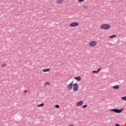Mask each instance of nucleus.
I'll return each instance as SVG.
<instances>
[{"mask_svg": "<svg viewBox=\"0 0 126 126\" xmlns=\"http://www.w3.org/2000/svg\"><path fill=\"white\" fill-rule=\"evenodd\" d=\"M111 25L108 24H102L100 26V29L102 30H109L111 29Z\"/></svg>", "mask_w": 126, "mask_h": 126, "instance_id": "f257e3e1", "label": "nucleus"}, {"mask_svg": "<svg viewBox=\"0 0 126 126\" xmlns=\"http://www.w3.org/2000/svg\"><path fill=\"white\" fill-rule=\"evenodd\" d=\"M97 42L95 40L91 41L89 44V46L91 48L95 47L96 46H97Z\"/></svg>", "mask_w": 126, "mask_h": 126, "instance_id": "f03ea898", "label": "nucleus"}, {"mask_svg": "<svg viewBox=\"0 0 126 126\" xmlns=\"http://www.w3.org/2000/svg\"><path fill=\"white\" fill-rule=\"evenodd\" d=\"M79 26V23L77 22H72L70 24L69 27L70 28L78 27Z\"/></svg>", "mask_w": 126, "mask_h": 126, "instance_id": "7ed1b4c3", "label": "nucleus"}, {"mask_svg": "<svg viewBox=\"0 0 126 126\" xmlns=\"http://www.w3.org/2000/svg\"><path fill=\"white\" fill-rule=\"evenodd\" d=\"M73 91L75 92H78L79 90V86L77 83H74L72 85Z\"/></svg>", "mask_w": 126, "mask_h": 126, "instance_id": "20e7f679", "label": "nucleus"}, {"mask_svg": "<svg viewBox=\"0 0 126 126\" xmlns=\"http://www.w3.org/2000/svg\"><path fill=\"white\" fill-rule=\"evenodd\" d=\"M110 111L116 113H121L122 111H123V109H118L114 108V109H110Z\"/></svg>", "mask_w": 126, "mask_h": 126, "instance_id": "39448f33", "label": "nucleus"}, {"mask_svg": "<svg viewBox=\"0 0 126 126\" xmlns=\"http://www.w3.org/2000/svg\"><path fill=\"white\" fill-rule=\"evenodd\" d=\"M66 89L68 91H71L72 90L73 88V85H71L70 84H68L66 86Z\"/></svg>", "mask_w": 126, "mask_h": 126, "instance_id": "423d86ee", "label": "nucleus"}, {"mask_svg": "<svg viewBox=\"0 0 126 126\" xmlns=\"http://www.w3.org/2000/svg\"><path fill=\"white\" fill-rule=\"evenodd\" d=\"M84 104V101H80L77 102L76 103V106L77 107H80L82 106Z\"/></svg>", "mask_w": 126, "mask_h": 126, "instance_id": "0eeeda50", "label": "nucleus"}, {"mask_svg": "<svg viewBox=\"0 0 126 126\" xmlns=\"http://www.w3.org/2000/svg\"><path fill=\"white\" fill-rule=\"evenodd\" d=\"M64 2V0H56V4H62Z\"/></svg>", "mask_w": 126, "mask_h": 126, "instance_id": "6e6552de", "label": "nucleus"}, {"mask_svg": "<svg viewBox=\"0 0 126 126\" xmlns=\"http://www.w3.org/2000/svg\"><path fill=\"white\" fill-rule=\"evenodd\" d=\"M51 70L50 68H43L42 70V71L44 73H46V72H50Z\"/></svg>", "mask_w": 126, "mask_h": 126, "instance_id": "1a4fd4ad", "label": "nucleus"}, {"mask_svg": "<svg viewBox=\"0 0 126 126\" xmlns=\"http://www.w3.org/2000/svg\"><path fill=\"white\" fill-rule=\"evenodd\" d=\"M74 79L77 80L78 82H80L81 81V76L75 77Z\"/></svg>", "mask_w": 126, "mask_h": 126, "instance_id": "9d476101", "label": "nucleus"}, {"mask_svg": "<svg viewBox=\"0 0 126 126\" xmlns=\"http://www.w3.org/2000/svg\"><path fill=\"white\" fill-rule=\"evenodd\" d=\"M112 88L115 90H119L120 89V86L119 85H115L113 86Z\"/></svg>", "mask_w": 126, "mask_h": 126, "instance_id": "9b49d317", "label": "nucleus"}, {"mask_svg": "<svg viewBox=\"0 0 126 126\" xmlns=\"http://www.w3.org/2000/svg\"><path fill=\"white\" fill-rule=\"evenodd\" d=\"M82 7L83 9H85V10H87L89 9V6L88 5H84L82 6Z\"/></svg>", "mask_w": 126, "mask_h": 126, "instance_id": "f8f14e48", "label": "nucleus"}, {"mask_svg": "<svg viewBox=\"0 0 126 126\" xmlns=\"http://www.w3.org/2000/svg\"><path fill=\"white\" fill-rule=\"evenodd\" d=\"M50 85V83L49 82H46L44 83V87H47V86H49Z\"/></svg>", "mask_w": 126, "mask_h": 126, "instance_id": "ddd939ff", "label": "nucleus"}, {"mask_svg": "<svg viewBox=\"0 0 126 126\" xmlns=\"http://www.w3.org/2000/svg\"><path fill=\"white\" fill-rule=\"evenodd\" d=\"M44 103H41V104H40L37 105V107H41L44 106Z\"/></svg>", "mask_w": 126, "mask_h": 126, "instance_id": "4468645a", "label": "nucleus"}, {"mask_svg": "<svg viewBox=\"0 0 126 126\" xmlns=\"http://www.w3.org/2000/svg\"><path fill=\"white\" fill-rule=\"evenodd\" d=\"M114 37H116V35L113 34L109 36V38H113Z\"/></svg>", "mask_w": 126, "mask_h": 126, "instance_id": "2eb2a0df", "label": "nucleus"}, {"mask_svg": "<svg viewBox=\"0 0 126 126\" xmlns=\"http://www.w3.org/2000/svg\"><path fill=\"white\" fill-rule=\"evenodd\" d=\"M121 99L123 101H126V96L122 97Z\"/></svg>", "mask_w": 126, "mask_h": 126, "instance_id": "dca6fc26", "label": "nucleus"}, {"mask_svg": "<svg viewBox=\"0 0 126 126\" xmlns=\"http://www.w3.org/2000/svg\"><path fill=\"white\" fill-rule=\"evenodd\" d=\"M6 65H7V64H6V63H2V64H1V66L2 67H5Z\"/></svg>", "mask_w": 126, "mask_h": 126, "instance_id": "f3484780", "label": "nucleus"}, {"mask_svg": "<svg viewBox=\"0 0 126 126\" xmlns=\"http://www.w3.org/2000/svg\"><path fill=\"white\" fill-rule=\"evenodd\" d=\"M85 1V0H78V3H82Z\"/></svg>", "mask_w": 126, "mask_h": 126, "instance_id": "a211bd4d", "label": "nucleus"}, {"mask_svg": "<svg viewBox=\"0 0 126 126\" xmlns=\"http://www.w3.org/2000/svg\"><path fill=\"white\" fill-rule=\"evenodd\" d=\"M88 107V105H83L82 106V108H87Z\"/></svg>", "mask_w": 126, "mask_h": 126, "instance_id": "6ab92c4d", "label": "nucleus"}, {"mask_svg": "<svg viewBox=\"0 0 126 126\" xmlns=\"http://www.w3.org/2000/svg\"><path fill=\"white\" fill-rule=\"evenodd\" d=\"M55 107L56 108H60V105L59 104H57V105H55Z\"/></svg>", "mask_w": 126, "mask_h": 126, "instance_id": "aec40b11", "label": "nucleus"}, {"mask_svg": "<svg viewBox=\"0 0 126 126\" xmlns=\"http://www.w3.org/2000/svg\"><path fill=\"white\" fill-rule=\"evenodd\" d=\"M98 71L94 70L93 71V73H98Z\"/></svg>", "mask_w": 126, "mask_h": 126, "instance_id": "412c9836", "label": "nucleus"}, {"mask_svg": "<svg viewBox=\"0 0 126 126\" xmlns=\"http://www.w3.org/2000/svg\"><path fill=\"white\" fill-rule=\"evenodd\" d=\"M67 126H74V124H69V125H67Z\"/></svg>", "mask_w": 126, "mask_h": 126, "instance_id": "4be33fe9", "label": "nucleus"}, {"mask_svg": "<svg viewBox=\"0 0 126 126\" xmlns=\"http://www.w3.org/2000/svg\"><path fill=\"white\" fill-rule=\"evenodd\" d=\"M101 68H99L97 69V72H99V71L101 70Z\"/></svg>", "mask_w": 126, "mask_h": 126, "instance_id": "5701e85b", "label": "nucleus"}, {"mask_svg": "<svg viewBox=\"0 0 126 126\" xmlns=\"http://www.w3.org/2000/svg\"><path fill=\"white\" fill-rule=\"evenodd\" d=\"M69 84L71 85V86H73V81H72Z\"/></svg>", "mask_w": 126, "mask_h": 126, "instance_id": "b1692460", "label": "nucleus"}, {"mask_svg": "<svg viewBox=\"0 0 126 126\" xmlns=\"http://www.w3.org/2000/svg\"><path fill=\"white\" fill-rule=\"evenodd\" d=\"M69 84L71 85V86H73V81H72Z\"/></svg>", "mask_w": 126, "mask_h": 126, "instance_id": "393cba45", "label": "nucleus"}, {"mask_svg": "<svg viewBox=\"0 0 126 126\" xmlns=\"http://www.w3.org/2000/svg\"><path fill=\"white\" fill-rule=\"evenodd\" d=\"M115 126H121L120 124H116Z\"/></svg>", "mask_w": 126, "mask_h": 126, "instance_id": "a878e982", "label": "nucleus"}, {"mask_svg": "<svg viewBox=\"0 0 126 126\" xmlns=\"http://www.w3.org/2000/svg\"><path fill=\"white\" fill-rule=\"evenodd\" d=\"M27 92H28V90H26L24 92L25 93H26Z\"/></svg>", "mask_w": 126, "mask_h": 126, "instance_id": "bb28decb", "label": "nucleus"}]
</instances>
